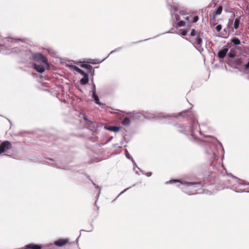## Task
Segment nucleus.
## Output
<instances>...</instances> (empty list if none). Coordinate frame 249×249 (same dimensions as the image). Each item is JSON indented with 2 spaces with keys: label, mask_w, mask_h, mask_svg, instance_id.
<instances>
[{
  "label": "nucleus",
  "mask_w": 249,
  "mask_h": 249,
  "mask_svg": "<svg viewBox=\"0 0 249 249\" xmlns=\"http://www.w3.org/2000/svg\"><path fill=\"white\" fill-rule=\"evenodd\" d=\"M130 123V120L129 118H125L122 122L124 125H128Z\"/></svg>",
  "instance_id": "nucleus-14"
},
{
  "label": "nucleus",
  "mask_w": 249,
  "mask_h": 249,
  "mask_svg": "<svg viewBox=\"0 0 249 249\" xmlns=\"http://www.w3.org/2000/svg\"><path fill=\"white\" fill-rule=\"evenodd\" d=\"M34 69L38 72L42 73L45 71L44 67L41 65L34 64Z\"/></svg>",
  "instance_id": "nucleus-6"
},
{
  "label": "nucleus",
  "mask_w": 249,
  "mask_h": 249,
  "mask_svg": "<svg viewBox=\"0 0 249 249\" xmlns=\"http://www.w3.org/2000/svg\"><path fill=\"white\" fill-rule=\"evenodd\" d=\"M191 135L192 137H194L195 136H194V132L193 130L191 131Z\"/></svg>",
  "instance_id": "nucleus-27"
},
{
  "label": "nucleus",
  "mask_w": 249,
  "mask_h": 249,
  "mask_svg": "<svg viewBox=\"0 0 249 249\" xmlns=\"http://www.w3.org/2000/svg\"><path fill=\"white\" fill-rule=\"evenodd\" d=\"M222 9H223V7H222V6H218V7L217 8L216 11L214 12V14H213V18H215V17L217 15H220L221 14V13H222Z\"/></svg>",
  "instance_id": "nucleus-9"
},
{
  "label": "nucleus",
  "mask_w": 249,
  "mask_h": 249,
  "mask_svg": "<svg viewBox=\"0 0 249 249\" xmlns=\"http://www.w3.org/2000/svg\"><path fill=\"white\" fill-rule=\"evenodd\" d=\"M176 18L177 20L180 19L179 16L178 15H176Z\"/></svg>",
  "instance_id": "nucleus-24"
},
{
  "label": "nucleus",
  "mask_w": 249,
  "mask_h": 249,
  "mask_svg": "<svg viewBox=\"0 0 249 249\" xmlns=\"http://www.w3.org/2000/svg\"><path fill=\"white\" fill-rule=\"evenodd\" d=\"M171 182H180L179 180H173L170 181Z\"/></svg>",
  "instance_id": "nucleus-23"
},
{
  "label": "nucleus",
  "mask_w": 249,
  "mask_h": 249,
  "mask_svg": "<svg viewBox=\"0 0 249 249\" xmlns=\"http://www.w3.org/2000/svg\"><path fill=\"white\" fill-rule=\"evenodd\" d=\"M239 24H240V19L239 18H236L234 21V28L235 29H237V28H238V27L239 26Z\"/></svg>",
  "instance_id": "nucleus-15"
},
{
  "label": "nucleus",
  "mask_w": 249,
  "mask_h": 249,
  "mask_svg": "<svg viewBox=\"0 0 249 249\" xmlns=\"http://www.w3.org/2000/svg\"><path fill=\"white\" fill-rule=\"evenodd\" d=\"M215 29L217 32H219L222 29V26L221 25H218Z\"/></svg>",
  "instance_id": "nucleus-19"
},
{
  "label": "nucleus",
  "mask_w": 249,
  "mask_h": 249,
  "mask_svg": "<svg viewBox=\"0 0 249 249\" xmlns=\"http://www.w3.org/2000/svg\"><path fill=\"white\" fill-rule=\"evenodd\" d=\"M82 67L83 68H86L87 69H89V70H91V68H92V67L90 65H89V64H84V65H82Z\"/></svg>",
  "instance_id": "nucleus-17"
},
{
  "label": "nucleus",
  "mask_w": 249,
  "mask_h": 249,
  "mask_svg": "<svg viewBox=\"0 0 249 249\" xmlns=\"http://www.w3.org/2000/svg\"><path fill=\"white\" fill-rule=\"evenodd\" d=\"M185 184H189V185H193L194 184V183H193V182H185Z\"/></svg>",
  "instance_id": "nucleus-26"
},
{
  "label": "nucleus",
  "mask_w": 249,
  "mask_h": 249,
  "mask_svg": "<svg viewBox=\"0 0 249 249\" xmlns=\"http://www.w3.org/2000/svg\"><path fill=\"white\" fill-rule=\"evenodd\" d=\"M84 77L80 80V83L82 85H86L89 82L88 74L85 72V74H82Z\"/></svg>",
  "instance_id": "nucleus-8"
},
{
  "label": "nucleus",
  "mask_w": 249,
  "mask_h": 249,
  "mask_svg": "<svg viewBox=\"0 0 249 249\" xmlns=\"http://www.w3.org/2000/svg\"><path fill=\"white\" fill-rule=\"evenodd\" d=\"M92 97L94 99V100L95 101V103L99 105H101L102 104L100 102L98 96L96 94V89H95V86H93V90L92 92Z\"/></svg>",
  "instance_id": "nucleus-5"
},
{
  "label": "nucleus",
  "mask_w": 249,
  "mask_h": 249,
  "mask_svg": "<svg viewBox=\"0 0 249 249\" xmlns=\"http://www.w3.org/2000/svg\"><path fill=\"white\" fill-rule=\"evenodd\" d=\"M245 69L247 70L249 69V60L248 63L245 65Z\"/></svg>",
  "instance_id": "nucleus-21"
},
{
  "label": "nucleus",
  "mask_w": 249,
  "mask_h": 249,
  "mask_svg": "<svg viewBox=\"0 0 249 249\" xmlns=\"http://www.w3.org/2000/svg\"><path fill=\"white\" fill-rule=\"evenodd\" d=\"M84 119L85 120H86V121H89V120H88L87 117L86 116H84ZM89 122L90 123H92V122H91V121H89Z\"/></svg>",
  "instance_id": "nucleus-25"
},
{
  "label": "nucleus",
  "mask_w": 249,
  "mask_h": 249,
  "mask_svg": "<svg viewBox=\"0 0 249 249\" xmlns=\"http://www.w3.org/2000/svg\"><path fill=\"white\" fill-rule=\"evenodd\" d=\"M234 63L236 65L240 66L244 63V60L242 58H237L234 60Z\"/></svg>",
  "instance_id": "nucleus-11"
},
{
  "label": "nucleus",
  "mask_w": 249,
  "mask_h": 249,
  "mask_svg": "<svg viewBox=\"0 0 249 249\" xmlns=\"http://www.w3.org/2000/svg\"><path fill=\"white\" fill-rule=\"evenodd\" d=\"M33 57L34 59L37 62H41L44 64H46L47 62V58L41 53L35 54Z\"/></svg>",
  "instance_id": "nucleus-3"
},
{
  "label": "nucleus",
  "mask_w": 249,
  "mask_h": 249,
  "mask_svg": "<svg viewBox=\"0 0 249 249\" xmlns=\"http://www.w3.org/2000/svg\"><path fill=\"white\" fill-rule=\"evenodd\" d=\"M228 55L230 58H233L235 56V53L231 51L229 52Z\"/></svg>",
  "instance_id": "nucleus-16"
},
{
  "label": "nucleus",
  "mask_w": 249,
  "mask_h": 249,
  "mask_svg": "<svg viewBox=\"0 0 249 249\" xmlns=\"http://www.w3.org/2000/svg\"><path fill=\"white\" fill-rule=\"evenodd\" d=\"M199 19V18L197 16H196L194 17L193 18V22H196L198 21Z\"/></svg>",
  "instance_id": "nucleus-20"
},
{
  "label": "nucleus",
  "mask_w": 249,
  "mask_h": 249,
  "mask_svg": "<svg viewBox=\"0 0 249 249\" xmlns=\"http://www.w3.org/2000/svg\"><path fill=\"white\" fill-rule=\"evenodd\" d=\"M231 42L234 44V45H240L241 44L240 40L236 37L232 38L231 39Z\"/></svg>",
  "instance_id": "nucleus-13"
},
{
  "label": "nucleus",
  "mask_w": 249,
  "mask_h": 249,
  "mask_svg": "<svg viewBox=\"0 0 249 249\" xmlns=\"http://www.w3.org/2000/svg\"><path fill=\"white\" fill-rule=\"evenodd\" d=\"M189 19H190V18H189V17H186L185 18V19L186 20H189Z\"/></svg>",
  "instance_id": "nucleus-28"
},
{
  "label": "nucleus",
  "mask_w": 249,
  "mask_h": 249,
  "mask_svg": "<svg viewBox=\"0 0 249 249\" xmlns=\"http://www.w3.org/2000/svg\"><path fill=\"white\" fill-rule=\"evenodd\" d=\"M181 34L182 36H186L187 34V31L185 30L183 31L181 33Z\"/></svg>",
  "instance_id": "nucleus-22"
},
{
  "label": "nucleus",
  "mask_w": 249,
  "mask_h": 249,
  "mask_svg": "<svg viewBox=\"0 0 249 249\" xmlns=\"http://www.w3.org/2000/svg\"><path fill=\"white\" fill-rule=\"evenodd\" d=\"M12 147V144L9 142L7 141H4L0 145V154L6 150L11 149Z\"/></svg>",
  "instance_id": "nucleus-2"
},
{
  "label": "nucleus",
  "mask_w": 249,
  "mask_h": 249,
  "mask_svg": "<svg viewBox=\"0 0 249 249\" xmlns=\"http://www.w3.org/2000/svg\"><path fill=\"white\" fill-rule=\"evenodd\" d=\"M69 240L67 239H60L54 241V244L58 247H63L68 243Z\"/></svg>",
  "instance_id": "nucleus-4"
},
{
  "label": "nucleus",
  "mask_w": 249,
  "mask_h": 249,
  "mask_svg": "<svg viewBox=\"0 0 249 249\" xmlns=\"http://www.w3.org/2000/svg\"><path fill=\"white\" fill-rule=\"evenodd\" d=\"M191 36H194L195 43H196L198 47H201L202 44V39L201 38L202 33L197 31H196L195 29H193L192 30L191 32Z\"/></svg>",
  "instance_id": "nucleus-1"
},
{
  "label": "nucleus",
  "mask_w": 249,
  "mask_h": 249,
  "mask_svg": "<svg viewBox=\"0 0 249 249\" xmlns=\"http://www.w3.org/2000/svg\"><path fill=\"white\" fill-rule=\"evenodd\" d=\"M72 68H73V69L74 71H75L78 73L81 74V75L85 74V72L83 71H82V70H81L80 69H79L77 66H72Z\"/></svg>",
  "instance_id": "nucleus-12"
},
{
  "label": "nucleus",
  "mask_w": 249,
  "mask_h": 249,
  "mask_svg": "<svg viewBox=\"0 0 249 249\" xmlns=\"http://www.w3.org/2000/svg\"><path fill=\"white\" fill-rule=\"evenodd\" d=\"M178 25L179 27H182L184 26L185 22L182 20H180L178 23Z\"/></svg>",
  "instance_id": "nucleus-18"
},
{
  "label": "nucleus",
  "mask_w": 249,
  "mask_h": 249,
  "mask_svg": "<svg viewBox=\"0 0 249 249\" xmlns=\"http://www.w3.org/2000/svg\"><path fill=\"white\" fill-rule=\"evenodd\" d=\"M105 128L109 131H113V132H117L118 131L120 127L118 126H106Z\"/></svg>",
  "instance_id": "nucleus-10"
},
{
  "label": "nucleus",
  "mask_w": 249,
  "mask_h": 249,
  "mask_svg": "<svg viewBox=\"0 0 249 249\" xmlns=\"http://www.w3.org/2000/svg\"><path fill=\"white\" fill-rule=\"evenodd\" d=\"M229 49L228 48H224V49L220 51L218 53V56L219 58H223L226 56Z\"/></svg>",
  "instance_id": "nucleus-7"
}]
</instances>
